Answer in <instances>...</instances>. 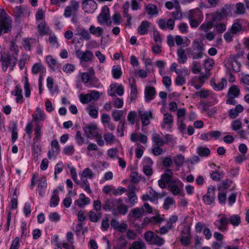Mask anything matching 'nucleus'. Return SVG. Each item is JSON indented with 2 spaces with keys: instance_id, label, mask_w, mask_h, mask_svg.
Listing matches in <instances>:
<instances>
[{
  "instance_id": "obj_1",
  "label": "nucleus",
  "mask_w": 249,
  "mask_h": 249,
  "mask_svg": "<svg viewBox=\"0 0 249 249\" xmlns=\"http://www.w3.org/2000/svg\"><path fill=\"white\" fill-rule=\"evenodd\" d=\"M205 46L201 41L194 40L192 46L186 49V52L188 57L193 59L196 60L202 58L204 55Z\"/></svg>"
},
{
  "instance_id": "obj_2",
  "label": "nucleus",
  "mask_w": 249,
  "mask_h": 249,
  "mask_svg": "<svg viewBox=\"0 0 249 249\" xmlns=\"http://www.w3.org/2000/svg\"><path fill=\"white\" fill-rule=\"evenodd\" d=\"M173 172L171 169L165 170L164 173L161 176L160 179L158 180V185L161 189H164L166 186L171 183L175 178H173Z\"/></svg>"
},
{
  "instance_id": "obj_3",
  "label": "nucleus",
  "mask_w": 249,
  "mask_h": 249,
  "mask_svg": "<svg viewBox=\"0 0 249 249\" xmlns=\"http://www.w3.org/2000/svg\"><path fill=\"white\" fill-rule=\"evenodd\" d=\"M18 59L14 54H11V53H8L7 57L4 59L2 58L1 64L2 70L5 72L7 71L8 67L10 70L13 71L14 67L17 64Z\"/></svg>"
},
{
  "instance_id": "obj_4",
  "label": "nucleus",
  "mask_w": 249,
  "mask_h": 249,
  "mask_svg": "<svg viewBox=\"0 0 249 249\" xmlns=\"http://www.w3.org/2000/svg\"><path fill=\"white\" fill-rule=\"evenodd\" d=\"M110 18L109 9L107 6L105 5L102 8L101 13L97 17V21L100 24H106L110 26L111 21Z\"/></svg>"
},
{
  "instance_id": "obj_5",
  "label": "nucleus",
  "mask_w": 249,
  "mask_h": 249,
  "mask_svg": "<svg viewBox=\"0 0 249 249\" xmlns=\"http://www.w3.org/2000/svg\"><path fill=\"white\" fill-rule=\"evenodd\" d=\"M219 217L218 219L216 220L213 225L217 227L218 230L225 232L228 230L229 219L227 215L224 213L218 215Z\"/></svg>"
},
{
  "instance_id": "obj_6",
  "label": "nucleus",
  "mask_w": 249,
  "mask_h": 249,
  "mask_svg": "<svg viewBox=\"0 0 249 249\" xmlns=\"http://www.w3.org/2000/svg\"><path fill=\"white\" fill-rule=\"evenodd\" d=\"M75 55L80 60V63L91 62L94 58L93 53L90 50L83 52L78 49L75 51Z\"/></svg>"
},
{
  "instance_id": "obj_7",
  "label": "nucleus",
  "mask_w": 249,
  "mask_h": 249,
  "mask_svg": "<svg viewBox=\"0 0 249 249\" xmlns=\"http://www.w3.org/2000/svg\"><path fill=\"white\" fill-rule=\"evenodd\" d=\"M100 98V93L97 90H91L87 94H82L79 99L82 104H88L92 100H97Z\"/></svg>"
},
{
  "instance_id": "obj_8",
  "label": "nucleus",
  "mask_w": 249,
  "mask_h": 249,
  "mask_svg": "<svg viewBox=\"0 0 249 249\" xmlns=\"http://www.w3.org/2000/svg\"><path fill=\"white\" fill-rule=\"evenodd\" d=\"M215 187L211 185L207 190V192L202 197V200L206 205H211L214 203L215 200Z\"/></svg>"
},
{
  "instance_id": "obj_9",
  "label": "nucleus",
  "mask_w": 249,
  "mask_h": 249,
  "mask_svg": "<svg viewBox=\"0 0 249 249\" xmlns=\"http://www.w3.org/2000/svg\"><path fill=\"white\" fill-rule=\"evenodd\" d=\"M208 77L209 76L206 74L202 73L200 74L199 76H195L191 79V85L196 89H198L201 88Z\"/></svg>"
},
{
  "instance_id": "obj_10",
  "label": "nucleus",
  "mask_w": 249,
  "mask_h": 249,
  "mask_svg": "<svg viewBox=\"0 0 249 249\" xmlns=\"http://www.w3.org/2000/svg\"><path fill=\"white\" fill-rule=\"evenodd\" d=\"M183 186L181 181L178 178H175L174 181L167 186L168 190L174 196H177L181 193V189Z\"/></svg>"
},
{
  "instance_id": "obj_11",
  "label": "nucleus",
  "mask_w": 249,
  "mask_h": 249,
  "mask_svg": "<svg viewBox=\"0 0 249 249\" xmlns=\"http://www.w3.org/2000/svg\"><path fill=\"white\" fill-rule=\"evenodd\" d=\"M82 8L86 13H92L97 8V4L94 0H84L82 2Z\"/></svg>"
},
{
  "instance_id": "obj_12",
  "label": "nucleus",
  "mask_w": 249,
  "mask_h": 249,
  "mask_svg": "<svg viewBox=\"0 0 249 249\" xmlns=\"http://www.w3.org/2000/svg\"><path fill=\"white\" fill-rule=\"evenodd\" d=\"M60 151V146L56 139L53 140L51 142V151L48 152V157L51 159L54 158L58 155Z\"/></svg>"
},
{
  "instance_id": "obj_13",
  "label": "nucleus",
  "mask_w": 249,
  "mask_h": 249,
  "mask_svg": "<svg viewBox=\"0 0 249 249\" xmlns=\"http://www.w3.org/2000/svg\"><path fill=\"white\" fill-rule=\"evenodd\" d=\"M12 29L11 18L0 19V36L3 33L11 32Z\"/></svg>"
},
{
  "instance_id": "obj_14",
  "label": "nucleus",
  "mask_w": 249,
  "mask_h": 249,
  "mask_svg": "<svg viewBox=\"0 0 249 249\" xmlns=\"http://www.w3.org/2000/svg\"><path fill=\"white\" fill-rule=\"evenodd\" d=\"M114 198L106 199L103 205V208L106 211L111 212L114 215L117 214V210Z\"/></svg>"
},
{
  "instance_id": "obj_15",
  "label": "nucleus",
  "mask_w": 249,
  "mask_h": 249,
  "mask_svg": "<svg viewBox=\"0 0 249 249\" xmlns=\"http://www.w3.org/2000/svg\"><path fill=\"white\" fill-rule=\"evenodd\" d=\"M83 129L85 135L88 138L92 139L98 136L96 125L89 124L84 127Z\"/></svg>"
},
{
  "instance_id": "obj_16",
  "label": "nucleus",
  "mask_w": 249,
  "mask_h": 249,
  "mask_svg": "<svg viewBox=\"0 0 249 249\" xmlns=\"http://www.w3.org/2000/svg\"><path fill=\"white\" fill-rule=\"evenodd\" d=\"M186 18L188 20H197L202 21L203 16L202 12L198 9L190 10L187 14Z\"/></svg>"
},
{
  "instance_id": "obj_17",
  "label": "nucleus",
  "mask_w": 249,
  "mask_h": 249,
  "mask_svg": "<svg viewBox=\"0 0 249 249\" xmlns=\"http://www.w3.org/2000/svg\"><path fill=\"white\" fill-rule=\"evenodd\" d=\"M173 116L169 113L163 115V122L161 126L163 128L170 129L173 123Z\"/></svg>"
},
{
  "instance_id": "obj_18",
  "label": "nucleus",
  "mask_w": 249,
  "mask_h": 249,
  "mask_svg": "<svg viewBox=\"0 0 249 249\" xmlns=\"http://www.w3.org/2000/svg\"><path fill=\"white\" fill-rule=\"evenodd\" d=\"M181 237L180 241L184 246H188L190 243V230L189 227H185L181 231Z\"/></svg>"
},
{
  "instance_id": "obj_19",
  "label": "nucleus",
  "mask_w": 249,
  "mask_h": 249,
  "mask_svg": "<svg viewBox=\"0 0 249 249\" xmlns=\"http://www.w3.org/2000/svg\"><path fill=\"white\" fill-rule=\"evenodd\" d=\"M90 200L83 193L79 195V198L74 201V205L77 206L79 208H83L85 205L90 203Z\"/></svg>"
},
{
  "instance_id": "obj_20",
  "label": "nucleus",
  "mask_w": 249,
  "mask_h": 249,
  "mask_svg": "<svg viewBox=\"0 0 249 249\" xmlns=\"http://www.w3.org/2000/svg\"><path fill=\"white\" fill-rule=\"evenodd\" d=\"M158 24L159 27L162 30H165L166 28L173 30L175 26V21L174 19L170 18L166 22L165 19L161 18L159 20Z\"/></svg>"
},
{
  "instance_id": "obj_21",
  "label": "nucleus",
  "mask_w": 249,
  "mask_h": 249,
  "mask_svg": "<svg viewBox=\"0 0 249 249\" xmlns=\"http://www.w3.org/2000/svg\"><path fill=\"white\" fill-rule=\"evenodd\" d=\"M139 115L141 117L143 126H146L150 124V119L152 118V113L151 111H146L143 113L139 111Z\"/></svg>"
},
{
  "instance_id": "obj_22",
  "label": "nucleus",
  "mask_w": 249,
  "mask_h": 249,
  "mask_svg": "<svg viewBox=\"0 0 249 249\" xmlns=\"http://www.w3.org/2000/svg\"><path fill=\"white\" fill-rule=\"evenodd\" d=\"M210 84L214 90L219 91L224 89V87L227 84V80L225 78H223L221 81L216 84L215 79L212 78L210 80Z\"/></svg>"
},
{
  "instance_id": "obj_23",
  "label": "nucleus",
  "mask_w": 249,
  "mask_h": 249,
  "mask_svg": "<svg viewBox=\"0 0 249 249\" xmlns=\"http://www.w3.org/2000/svg\"><path fill=\"white\" fill-rule=\"evenodd\" d=\"M156 94V89L153 87H147L145 88L144 97L146 102H149L154 99Z\"/></svg>"
},
{
  "instance_id": "obj_24",
  "label": "nucleus",
  "mask_w": 249,
  "mask_h": 249,
  "mask_svg": "<svg viewBox=\"0 0 249 249\" xmlns=\"http://www.w3.org/2000/svg\"><path fill=\"white\" fill-rule=\"evenodd\" d=\"M185 52L186 50L181 47L177 50L178 61L179 64H184L187 62L188 58Z\"/></svg>"
},
{
  "instance_id": "obj_25",
  "label": "nucleus",
  "mask_w": 249,
  "mask_h": 249,
  "mask_svg": "<svg viewBox=\"0 0 249 249\" xmlns=\"http://www.w3.org/2000/svg\"><path fill=\"white\" fill-rule=\"evenodd\" d=\"M239 54L233 55L231 56V61L233 71L236 72H239L241 70V64L237 59L239 57Z\"/></svg>"
},
{
  "instance_id": "obj_26",
  "label": "nucleus",
  "mask_w": 249,
  "mask_h": 249,
  "mask_svg": "<svg viewBox=\"0 0 249 249\" xmlns=\"http://www.w3.org/2000/svg\"><path fill=\"white\" fill-rule=\"evenodd\" d=\"M175 41L178 46H182L183 47L188 46L190 43V40L187 37H182L180 36H176Z\"/></svg>"
},
{
  "instance_id": "obj_27",
  "label": "nucleus",
  "mask_w": 249,
  "mask_h": 249,
  "mask_svg": "<svg viewBox=\"0 0 249 249\" xmlns=\"http://www.w3.org/2000/svg\"><path fill=\"white\" fill-rule=\"evenodd\" d=\"M129 189L131 190V192L127 194L129 202L132 205H134L138 202V198L134 192L135 187L133 185H129Z\"/></svg>"
},
{
  "instance_id": "obj_28",
  "label": "nucleus",
  "mask_w": 249,
  "mask_h": 249,
  "mask_svg": "<svg viewBox=\"0 0 249 249\" xmlns=\"http://www.w3.org/2000/svg\"><path fill=\"white\" fill-rule=\"evenodd\" d=\"M38 190L39 194L41 196H43L45 193L47 188L46 179L45 177H42L38 180Z\"/></svg>"
},
{
  "instance_id": "obj_29",
  "label": "nucleus",
  "mask_w": 249,
  "mask_h": 249,
  "mask_svg": "<svg viewBox=\"0 0 249 249\" xmlns=\"http://www.w3.org/2000/svg\"><path fill=\"white\" fill-rule=\"evenodd\" d=\"M12 94L16 96V102L17 103L21 104L23 102L22 90L19 86L15 87V91H12Z\"/></svg>"
},
{
  "instance_id": "obj_30",
  "label": "nucleus",
  "mask_w": 249,
  "mask_h": 249,
  "mask_svg": "<svg viewBox=\"0 0 249 249\" xmlns=\"http://www.w3.org/2000/svg\"><path fill=\"white\" fill-rule=\"evenodd\" d=\"M243 110L244 107L243 106L240 104L237 105L234 108L229 110V116L231 119H234L238 115L239 113L243 112Z\"/></svg>"
},
{
  "instance_id": "obj_31",
  "label": "nucleus",
  "mask_w": 249,
  "mask_h": 249,
  "mask_svg": "<svg viewBox=\"0 0 249 249\" xmlns=\"http://www.w3.org/2000/svg\"><path fill=\"white\" fill-rule=\"evenodd\" d=\"M150 23L147 21H142L139 26L137 31L141 35H146L148 31Z\"/></svg>"
},
{
  "instance_id": "obj_32",
  "label": "nucleus",
  "mask_w": 249,
  "mask_h": 249,
  "mask_svg": "<svg viewBox=\"0 0 249 249\" xmlns=\"http://www.w3.org/2000/svg\"><path fill=\"white\" fill-rule=\"evenodd\" d=\"M59 191L57 189L53 191V195L51 198L50 202V206L51 207H56L59 201V198L58 196Z\"/></svg>"
},
{
  "instance_id": "obj_33",
  "label": "nucleus",
  "mask_w": 249,
  "mask_h": 249,
  "mask_svg": "<svg viewBox=\"0 0 249 249\" xmlns=\"http://www.w3.org/2000/svg\"><path fill=\"white\" fill-rule=\"evenodd\" d=\"M224 18L221 12L219 10L207 15V18H210L213 23L221 20Z\"/></svg>"
},
{
  "instance_id": "obj_34",
  "label": "nucleus",
  "mask_w": 249,
  "mask_h": 249,
  "mask_svg": "<svg viewBox=\"0 0 249 249\" xmlns=\"http://www.w3.org/2000/svg\"><path fill=\"white\" fill-rule=\"evenodd\" d=\"M32 72L34 74H37L39 73L40 74H44L46 72V69L44 67L43 65L40 63H35L32 67Z\"/></svg>"
},
{
  "instance_id": "obj_35",
  "label": "nucleus",
  "mask_w": 249,
  "mask_h": 249,
  "mask_svg": "<svg viewBox=\"0 0 249 249\" xmlns=\"http://www.w3.org/2000/svg\"><path fill=\"white\" fill-rule=\"evenodd\" d=\"M109 88H110V91H116L119 96H122L124 93V87L122 84H112L110 85Z\"/></svg>"
},
{
  "instance_id": "obj_36",
  "label": "nucleus",
  "mask_w": 249,
  "mask_h": 249,
  "mask_svg": "<svg viewBox=\"0 0 249 249\" xmlns=\"http://www.w3.org/2000/svg\"><path fill=\"white\" fill-rule=\"evenodd\" d=\"M90 33L96 37L102 36L103 34V29L100 27H96L93 25L90 26L89 28Z\"/></svg>"
},
{
  "instance_id": "obj_37",
  "label": "nucleus",
  "mask_w": 249,
  "mask_h": 249,
  "mask_svg": "<svg viewBox=\"0 0 249 249\" xmlns=\"http://www.w3.org/2000/svg\"><path fill=\"white\" fill-rule=\"evenodd\" d=\"M42 128V124H40L39 123H36V126L35 129V137L33 139L34 142H38L40 140Z\"/></svg>"
},
{
  "instance_id": "obj_38",
  "label": "nucleus",
  "mask_w": 249,
  "mask_h": 249,
  "mask_svg": "<svg viewBox=\"0 0 249 249\" xmlns=\"http://www.w3.org/2000/svg\"><path fill=\"white\" fill-rule=\"evenodd\" d=\"M33 120L35 122H38L39 121H43L45 119V116L43 112L39 108H36V113L33 114Z\"/></svg>"
},
{
  "instance_id": "obj_39",
  "label": "nucleus",
  "mask_w": 249,
  "mask_h": 249,
  "mask_svg": "<svg viewBox=\"0 0 249 249\" xmlns=\"http://www.w3.org/2000/svg\"><path fill=\"white\" fill-rule=\"evenodd\" d=\"M145 11L148 15L153 16L158 14L157 7L153 4L149 3L145 6Z\"/></svg>"
},
{
  "instance_id": "obj_40",
  "label": "nucleus",
  "mask_w": 249,
  "mask_h": 249,
  "mask_svg": "<svg viewBox=\"0 0 249 249\" xmlns=\"http://www.w3.org/2000/svg\"><path fill=\"white\" fill-rule=\"evenodd\" d=\"M90 34V32H89L87 30L83 28H80L76 33L77 35L81 36L83 39L87 41H89L91 39V36Z\"/></svg>"
},
{
  "instance_id": "obj_41",
  "label": "nucleus",
  "mask_w": 249,
  "mask_h": 249,
  "mask_svg": "<svg viewBox=\"0 0 249 249\" xmlns=\"http://www.w3.org/2000/svg\"><path fill=\"white\" fill-rule=\"evenodd\" d=\"M46 60L51 69L54 70L55 68L60 67L56 60L54 59L52 55H48L46 57Z\"/></svg>"
},
{
  "instance_id": "obj_42",
  "label": "nucleus",
  "mask_w": 249,
  "mask_h": 249,
  "mask_svg": "<svg viewBox=\"0 0 249 249\" xmlns=\"http://www.w3.org/2000/svg\"><path fill=\"white\" fill-rule=\"evenodd\" d=\"M229 223H231L234 227L238 226L241 223L240 217L237 214H232L229 217Z\"/></svg>"
},
{
  "instance_id": "obj_43",
  "label": "nucleus",
  "mask_w": 249,
  "mask_h": 249,
  "mask_svg": "<svg viewBox=\"0 0 249 249\" xmlns=\"http://www.w3.org/2000/svg\"><path fill=\"white\" fill-rule=\"evenodd\" d=\"M240 94V90L236 85L232 86L229 89L228 95L229 97H237Z\"/></svg>"
},
{
  "instance_id": "obj_44",
  "label": "nucleus",
  "mask_w": 249,
  "mask_h": 249,
  "mask_svg": "<svg viewBox=\"0 0 249 249\" xmlns=\"http://www.w3.org/2000/svg\"><path fill=\"white\" fill-rule=\"evenodd\" d=\"M112 76L115 79H119L122 74L121 67L119 65H114L111 70Z\"/></svg>"
},
{
  "instance_id": "obj_45",
  "label": "nucleus",
  "mask_w": 249,
  "mask_h": 249,
  "mask_svg": "<svg viewBox=\"0 0 249 249\" xmlns=\"http://www.w3.org/2000/svg\"><path fill=\"white\" fill-rule=\"evenodd\" d=\"M211 178L216 181H219L224 177L223 171H212L210 173Z\"/></svg>"
},
{
  "instance_id": "obj_46",
  "label": "nucleus",
  "mask_w": 249,
  "mask_h": 249,
  "mask_svg": "<svg viewBox=\"0 0 249 249\" xmlns=\"http://www.w3.org/2000/svg\"><path fill=\"white\" fill-rule=\"evenodd\" d=\"M81 178V182H80V186L84 189V190L88 194H90L92 192L89 181H88L87 178Z\"/></svg>"
},
{
  "instance_id": "obj_47",
  "label": "nucleus",
  "mask_w": 249,
  "mask_h": 249,
  "mask_svg": "<svg viewBox=\"0 0 249 249\" xmlns=\"http://www.w3.org/2000/svg\"><path fill=\"white\" fill-rule=\"evenodd\" d=\"M232 183V181L229 179L223 181L218 187V191H226V190L230 189Z\"/></svg>"
},
{
  "instance_id": "obj_48",
  "label": "nucleus",
  "mask_w": 249,
  "mask_h": 249,
  "mask_svg": "<svg viewBox=\"0 0 249 249\" xmlns=\"http://www.w3.org/2000/svg\"><path fill=\"white\" fill-rule=\"evenodd\" d=\"M127 245V241L123 237H120L114 247L115 249H125Z\"/></svg>"
},
{
  "instance_id": "obj_49",
  "label": "nucleus",
  "mask_w": 249,
  "mask_h": 249,
  "mask_svg": "<svg viewBox=\"0 0 249 249\" xmlns=\"http://www.w3.org/2000/svg\"><path fill=\"white\" fill-rule=\"evenodd\" d=\"M213 25L214 23L210 18H209V21H208L207 22H205L203 23H202L199 27V29L205 32H207L209 31L210 29H211L213 27Z\"/></svg>"
},
{
  "instance_id": "obj_50",
  "label": "nucleus",
  "mask_w": 249,
  "mask_h": 249,
  "mask_svg": "<svg viewBox=\"0 0 249 249\" xmlns=\"http://www.w3.org/2000/svg\"><path fill=\"white\" fill-rule=\"evenodd\" d=\"M36 142H34V143L32 147V153L34 156L35 160H38V157L40 154L41 149V147L39 145L36 144Z\"/></svg>"
},
{
  "instance_id": "obj_51",
  "label": "nucleus",
  "mask_w": 249,
  "mask_h": 249,
  "mask_svg": "<svg viewBox=\"0 0 249 249\" xmlns=\"http://www.w3.org/2000/svg\"><path fill=\"white\" fill-rule=\"evenodd\" d=\"M185 158L181 154H178L173 159L174 162L176 166L180 167L182 166L184 162Z\"/></svg>"
},
{
  "instance_id": "obj_52",
  "label": "nucleus",
  "mask_w": 249,
  "mask_h": 249,
  "mask_svg": "<svg viewBox=\"0 0 249 249\" xmlns=\"http://www.w3.org/2000/svg\"><path fill=\"white\" fill-rule=\"evenodd\" d=\"M24 89L25 97L27 98L29 97L31 94V90L29 79L27 76L24 77Z\"/></svg>"
},
{
  "instance_id": "obj_53",
  "label": "nucleus",
  "mask_w": 249,
  "mask_h": 249,
  "mask_svg": "<svg viewBox=\"0 0 249 249\" xmlns=\"http://www.w3.org/2000/svg\"><path fill=\"white\" fill-rule=\"evenodd\" d=\"M197 152L201 157H207L210 154L211 151L207 147L199 146L197 148Z\"/></svg>"
},
{
  "instance_id": "obj_54",
  "label": "nucleus",
  "mask_w": 249,
  "mask_h": 249,
  "mask_svg": "<svg viewBox=\"0 0 249 249\" xmlns=\"http://www.w3.org/2000/svg\"><path fill=\"white\" fill-rule=\"evenodd\" d=\"M87 110L90 117L94 119H96L98 117V108L97 107L89 106L87 108Z\"/></svg>"
},
{
  "instance_id": "obj_55",
  "label": "nucleus",
  "mask_w": 249,
  "mask_h": 249,
  "mask_svg": "<svg viewBox=\"0 0 249 249\" xmlns=\"http://www.w3.org/2000/svg\"><path fill=\"white\" fill-rule=\"evenodd\" d=\"M104 138L107 144H113L115 140L114 135L110 132L105 134L104 135Z\"/></svg>"
},
{
  "instance_id": "obj_56",
  "label": "nucleus",
  "mask_w": 249,
  "mask_h": 249,
  "mask_svg": "<svg viewBox=\"0 0 249 249\" xmlns=\"http://www.w3.org/2000/svg\"><path fill=\"white\" fill-rule=\"evenodd\" d=\"M123 115V111L121 110L114 109L112 111L111 116L115 122L119 121Z\"/></svg>"
},
{
  "instance_id": "obj_57",
  "label": "nucleus",
  "mask_w": 249,
  "mask_h": 249,
  "mask_svg": "<svg viewBox=\"0 0 249 249\" xmlns=\"http://www.w3.org/2000/svg\"><path fill=\"white\" fill-rule=\"evenodd\" d=\"M102 213H96L93 211H89V220L92 222L96 223L98 221L99 219L101 217Z\"/></svg>"
},
{
  "instance_id": "obj_58",
  "label": "nucleus",
  "mask_w": 249,
  "mask_h": 249,
  "mask_svg": "<svg viewBox=\"0 0 249 249\" xmlns=\"http://www.w3.org/2000/svg\"><path fill=\"white\" fill-rule=\"evenodd\" d=\"M117 214L119 213L122 215H125L128 211L127 206L124 204L121 203L116 207Z\"/></svg>"
},
{
  "instance_id": "obj_59",
  "label": "nucleus",
  "mask_w": 249,
  "mask_h": 249,
  "mask_svg": "<svg viewBox=\"0 0 249 249\" xmlns=\"http://www.w3.org/2000/svg\"><path fill=\"white\" fill-rule=\"evenodd\" d=\"M145 243L141 241H134L132 246L129 249H145Z\"/></svg>"
},
{
  "instance_id": "obj_60",
  "label": "nucleus",
  "mask_w": 249,
  "mask_h": 249,
  "mask_svg": "<svg viewBox=\"0 0 249 249\" xmlns=\"http://www.w3.org/2000/svg\"><path fill=\"white\" fill-rule=\"evenodd\" d=\"M80 178H92L94 176V174L90 169L86 168L83 171L82 174H80Z\"/></svg>"
},
{
  "instance_id": "obj_61",
  "label": "nucleus",
  "mask_w": 249,
  "mask_h": 249,
  "mask_svg": "<svg viewBox=\"0 0 249 249\" xmlns=\"http://www.w3.org/2000/svg\"><path fill=\"white\" fill-rule=\"evenodd\" d=\"M218 200L220 204H225L227 198V191H218Z\"/></svg>"
},
{
  "instance_id": "obj_62",
  "label": "nucleus",
  "mask_w": 249,
  "mask_h": 249,
  "mask_svg": "<svg viewBox=\"0 0 249 249\" xmlns=\"http://www.w3.org/2000/svg\"><path fill=\"white\" fill-rule=\"evenodd\" d=\"M175 204L174 199L170 197H167L164 200L163 208L165 210H168L171 206Z\"/></svg>"
},
{
  "instance_id": "obj_63",
  "label": "nucleus",
  "mask_w": 249,
  "mask_h": 249,
  "mask_svg": "<svg viewBox=\"0 0 249 249\" xmlns=\"http://www.w3.org/2000/svg\"><path fill=\"white\" fill-rule=\"evenodd\" d=\"M156 234L151 231H147L144 233V239L149 244L152 245L154 238Z\"/></svg>"
},
{
  "instance_id": "obj_64",
  "label": "nucleus",
  "mask_w": 249,
  "mask_h": 249,
  "mask_svg": "<svg viewBox=\"0 0 249 249\" xmlns=\"http://www.w3.org/2000/svg\"><path fill=\"white\" fill-rule=\"evenodd\" d=\"M132 214L134 217L140 218L143 215L144 213V210L143 207L136 208L134 209L132 211Z\"/></svg>"
}]
</instances>
